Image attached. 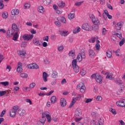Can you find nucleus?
Returning a JSON list of instances; mask_svg holds the SVG:
<instances>
[{"instance_id":"nucleus-1","label":"nucleus","mask_w":125,"mask_h":125,"mask_svg":"<svg viewBox=\"0 0 125 125\" xmlns=\"http://www.w3.org/2000/svg\"><path fill=\"white\" fill-rule=\"evenodd\" d=\"M19 110V106L15 105L9 111V115L11 118H15L17 114V111Z\"/></svg>"},{"instance_id":"nucleus-2","label":"nucleus","mask_w":125,"mask_h":125,"mask_svg":"<svg viewBox=\"0 0 125 125\" xmlns=\"http://www.w3.org/2000/svg\"><path fill=\"white\" fill-rule=\"evenodd\" d=\"M76 89L77 90H80L81 93H84V92H85V90H86V87H85L84 83H80L77 85Z\"/></svg>"},{"instance_id":"nucleus-3","label":"nucleus","mask_w":125,"mask_h":125,"mask_svg":"<svg viewBox=\"0 0 125 125\" xmlns=\"http://www.w3.org/2000/svg\"><path fill=\"white\" fill-rule=\"evenodd\" d=\"M92 79H95L96 82L98 83H102L103 78L99 74H94L91 75Z\"/></svg>"},{"instance_id":"nucleus-4","label":"nucleus","mask_w":125,"mask_h":125,"mask_svg":"<svg viewBox=\"0 0 125 125\" xmlns=\"http://www.w3.org/2000/svg\"><path fill=\"white\" fill-rule=\"evenodd\" d=\"M72 65L74 72L78 74L80 72V66L77 64V59H74L72 61Z\"/></svg>"},{"instance_id":"nucleus-5","label":"nucleus","mask_w":125,"mask_h":125,"mask_svg":"<svg viewBox=\"0 0 125 125\" xmlns=\"http://www.w3.org/2000/svg\"><path fill=\"white\" fill-rule=\"evenodd\" d=\"M89 18L92 21L93 24L94 25H99V24H100V21H99V20H98V18L94 16V15L90 14L89 15Z\"/></svg>"},{"instance_id":"nucleus-6","label":"nucleus","mask_w":125,"mask_h":125,"mask_svg":"<svg viewBox=\"0 0 125 125\" xmlns=\"http://www.w3.org/2000/svg\"><path fill=\"white\" fill-rule=\"evenodd\" d=\"M92 125V124L94 125H104V119L103 118H100L98 120H93L91 121Z\"/></svg>"},{"instance_id":"nucleus-7","label":"nucleus","mask_w":125,"mask_h":125,"mask_svg":"<svg viewBox=\"0 0 125 125\" xmlns=\"http://www.w3.org/2000/svg\"><path fill=\"white\" fill-rule=\"evenodd\" d=\"M42 118H45L48 121V123L51 122V115L48 111H44L42 113Z\"/></svg>"},{"instance_id":"nucleus-8","label":"nucleus","mask_w":125,"mask_h":125,"mask_svg":"<svg viewBox=\"0 0 125 125\" xmlns=\"http://www.w3.org/2000/svg\"><path fill=\"white\" fill-rule=\"evenodd\" d=\"M85 53L84 52H81L78 54L77 60L78 62H82L83 60L85 59Z\"/></svg>"},{"instance_id":"nucleus-9","label":"nucleus","mask_w":125,"mask_h":125,"mask_svg":"<svg viewBox=\"0 0 125 125\" xmlns=\"http://www.w3.org/2000/svg\"><path fill=\"white\" fill-rule=\"evenodd\" d=\"M82 28L84 31H92V26L89 23H84L82 26Z\"/></svg>"},{"instance_id":"nucleus-10","label":"nucleus","mask_w":125,"mask_h":125,"mask_svg":"<svg viewBox=\"0 0 125 125\" xmlns=\"http://www.w3.org/2000/svg\"><path fill=\"white\" fill-rule=\"evenodd\" d=\"M33 43L36 46H42V42L41 40H38L37 38H34L33 40Z\"/></svg>"},{"instance_id":"nucleus-11","label":"nucleus","mask_w":125,"mask_h":125,"mask_svg":"<svg viewBox=\"0 0 125 125\" xmlns=\"http://www.w3.org/2000/svg\"><path fill=\"white\" fill-rule=\"evenodd\" d=\"M23 40L24 41H30V40H32L34 38V35L31 34H24L21 36Z\"/></svg>"},{"instance_id":"nucleus-12","label":"nucleus","mask_w":125,"mask_h":125,"mask_svg":"<svg viewBox=\"0 0 125 125\" xmlns=\"http://www.w3.org/2000/svg\"><path fill=\"white\" fill-rule=\"evenodd\" d=\"M105 75L106 76L105 79H107L110 81H114V80H115V78H114V74L112 73L106 72Z\"/></svg>"},{"instance_id":"nucleus-13","label":"nucleus","mask_w":125,"mask_h":125,"mask_svg":"<svg viewBox=\"0 0 125 125\" xmlns=\"http://www.w3.org/2000/svg\"><path fill=\"white\" fill-rule=\"evenodd\" d=\"M17 53L20 57H24L26 56V51L25 50H18Z\"/></svg>"},{"instance_id":"nucleus-14","label":"nucleus","mask_w":125,"mask_h":125,"mask_svg":"<svg viewBox=\"0 0 125 125\" xmlns=\"http://www.w3.org/2000/svg\"><path fill=\"white\" fill-rule=\"evenodd\" d=\"M37 10L38 12L41 14H44V13H45V9L42 6H39L37 7Z\"/></svg>"},{"instance_id":"nucleus-15","label":"nucleus","mask_w":125,"mask_h":125,"mask_svg":"<svg viewBox=\"0 0 125 125\" xmlns=\"http://www.w3.org/2000/svg\"><path fill=\"white\" fill-rule=\"evenodd\" d=\"M46 119L45 117H42L39 121L37 122L38 125H44Z\"/></svg>"},{"instance_id":"nucleus-16","label":"nucleus","mask_w":125,"mask_h":125,"mask_svg":"<svg viewBox=\"0 0 125 125\" xmlns=\"http://www.w3.org/2000/svg\"><path fill=\"white\" fill-rule=\"evenodd\" d=\"M61 107H65L67 105V101L64 98H62L60 100Z\"/></svg>"},{"instance_id":"nucleus-17","label":"nucleus","mask_w":125,"mask_h":125,"mask_svg":"<svg viewBox=\"0 0 125 125\" xmlns=\"http://www.w3.org/2000/svg\"><path fill=\"white\" fill-rule=\"evenodd\" d=\"M14 34V32L11 29H8L7 31L6 35H7V38H11V37H12V36H13Z\"/></svg>"},{"instance_id":"nucleus-18","label":"nucleus","mask_w":125,"mask_h":125,"mask_svg":"<svg viewBox=\"0 0 125 125\" xmlns=\"http://www.w3.org/2000/svg\"><path fill=\"white\" fill-rule=\"evenodd\" d=\"M123 25H124V22L122 21L117 23L115 26L116 30H118V31H120V30L122 29V27H123Z\"/></svg>"},{"instance_id":"nucleus-19","label":"nucleus","mask_w":125,"mask_h":125,"mask_svg":"<svg viewBox=\"0 0 125 125\" xmlns=\"http://www.w3.org/2000/svg\"><path fill=\"white\" fill-rule=\"evenodd\" d=\"M100 41L99 40L96 41V43L94 47L95 50H97V51H99L100 50Z\"/></svg>"},{"instance_id":"nucleus-20","label":"nucleus","mask_w":125,"mask_h":125,"mask_svg":"<svg viewBox=\"0 0 125 125\" xmlns=\"http://www.w3.org/2000/svg\"><path fill=\"white\" fill-rule=\"evenodd\" d=\"M14 32H19V28L17 26V25L15 23H13L12 25V29H11Z\"/></svg>"},{"instance_id":"nucleus-21","label":"nucleus","mask_w":125,"mask_h":125,"mask_svg":"<svg viewBox=\"0 0 125 125\" xmlns=\"http://www.w3.org/2000/svg\"><path fill=\"white\" fill-rule=\"evenodd\" d=\"M18 114L20 117H23L26 114V111L24 109H19L18 111Z\"/></svg>"},{"instance_id":"nucleus-22","label":"nucleus","mask_w":125,"mask_h":125,"mask_svg":"<svg viewBox=\"0 0 125 125\" xmlns=\"http://www.w3.org/2000/svg\"><path fill=\"white\" fill-rule=\"evenodd\" d=\"M47 77H48V75L46 72H43L42 73V78H43V81L44 83H46L47 82Z\"/></svg>"},{"instance_id":"nucleus-23","label":"nucleus","mask_w":125,"mask_h":125,"mask_svg":"<svg viewBox=\"0 0 125 125\" xmlns=\"http://www.w3.org/2000/svg\"><path fill=\"white\" fill-rule=\"evenodd\" d=\"M81 27L78 26V27L75 28L73 30L72 32L74 35H76V34H78V33H80L81 32Z\"/></svg>"},{"instance_id":"nucleus-24","label":"nucleus","mask_w":125,"mask_h":125,"mask_svg":"<svg viewBox=\"0 0 125 125\" xmlns=\"http://www.w3.org/2000/svg\"><path fill=\"white\" fill-rule=\"evenodd\" d=\"M69 31L67 30H63L60 31V35L62 37H67L69 35Z\"/></svg>"},{"instance_id":"nucleus-25","label":"nucleus","mask_w":125,"mask_h":125,"mask_svg":"<svg viewBox=\"0 0 125 125\" xmlns=\"http://www.w3.org/2000/svg\"><path fill=\"white\" fill-rule=\"evenodd\" d=\"M75 116L76 117H81L82 116V109L77 108L75 111Z\"/></svg>"},{"instance_id":"nucleus-26","label":"nucleus","mask_w":125,"mask_h":125,"mask_svg":"<svg viewBox=\"0 0 125 125\" xmlns=\"http://www.w3.org/2000/svg\"><path fill=\"white\" fill-rule=\"evenodd\" d=\"M11 13L12 15H14V16L18 15V14H19V10L17 9H14L11 11Z\"/></svg>"},{"instance_id":"nucleus-27","label":"nucleus","mask_w":125,"mask_h":125,"mask_svg":"<svg viewBox=\"0 0 125 125\" xmlns=\"http://www.w3.org/2000/svg\"><path fill=\"white\" fill-rule=\"evenodd\" d=\"M57 100L58 99L55 96H53L51 97L50 101L52 104H55V103H56V102H57Z\"/></svg>"},{"instance_id":"nucleus-28","label":"nucleus","mask_w":125,"mask_h":125,"mask_svg":"<svg viewBox=\"0 0 125 125\" xmlns=\"http://www.w3.org/2000/svg\"><path fill=\"white\" fill-rule=\"evenodd\" d=\"M68 55L70 58L74 59L76 58V54H75V52L74 51H71L69 52Z\"/></svg>"},{"instance_id":"nucleus-29","label":"nucleus","mask_w":125,"mask_h":125,"mask_svg":"<svg viewBox=\"0 0 125 125\" xmlns=\"http://www.w3.org/2000/svg\"><path fill=\"white\" fill-rule=\"evenodd\" d=\"M112 34L114 36H117V37H118V38H119V39L122 38V33H121L120 32H116V31H113L112 32Z\"/></svg>"},{"instance_id":"nucleus-30","label":"nucleus","mask_w":125,"mask_h":125,"mask_svg":"<svg viewBox=\"0 0 125 125\" xmlns=\"http://www.w3.org/2000/svg\"><path fill=\"white\" fill-rule=\"evenodd\" d=\"M2 18L3 19H7L8 18V13L7 12H3L2 13Z\"/></svg>"},{"instance_id":"nucleus-31","label":"nucleus","mask_w":125,"mask_h":125,"mask_svg":"<svg viewBox=\"0 0 125 125\" xmlns=\"http://www.w3.org/2000/svg\"><path fill=\"white\" fill-rule=\"evenodd\" d=\"M113 53H115L116 56H120V55H121L122 54L120 49H118L116 51L113 50Z\"/></svg>"},{"instance_id":"nucleus-32","label":"nucleus","mask_w":125,"mask_h":125,"mask_svg":"<svg viewBox=\"0 0 125 125\" xmlns=\"http://www.w3.org/2000/svg\"><path fill=\"white\" fill-rule=\"evenodd\" d=\"M106 56L108 57V58H111L112 56L113 55V54H112V51L111 50H107L106 52Z\"/></svg>"},{"instance_id":"nucleus-33","label":"nucleus","mask_w":125,"mask_h":125,"mask_svg":"<svg viewBox=\"0 0 125 125\" xmlns=\"http://www.w3.org/2000/svg\"><path fill=\"white\" fill-rule=\"evenodd\" d=\"M0 84H1L2 86H7L9 85V82L8 81L1 82H0Z\"/></svg>"},{"instance_id":"nucleus-34","label":"nucleus","mask_w":125,"mask_h":125,"mask_svg":"<svg viewBox=\"0 0 125 125\" xmlns=\"http://www.w3.org/2000/svg\"><path fill=\"white\" fill-rule=\"evenodd\" d=\"M89 55L90 57H93L94 55H95V52H94V51L92 49H90L89 50Z\"/></svg>"},{"instance_id":"nucleus-35","label":"nucleus","mask_w":125,"mask_h":125,"mask_svg":"<svg viewBox=\"0 0 125 125\" xmlns=\"http://www.w3.org/2000/svg\"><path fill=\"white\" fill-rule=\"evenodd\" d=\"M99 24H94L92 27V31H97L98 29H99V26H98Z\"/></svg>"},{"instance_id":"nucleus-36","label":"nucleus","mask_w":125,"mask_h":125,"mask_svg":"<svg viewBox=\"0 0 125 125\" xmlns=\"http://www.w3.org/2000/svg\"><path fill=\"white\" fill-rule=\"evenodd\" d=\"M68 18L69 20H72V19H74L75 18V14L74 13H70L68 15Z\"/></svg>"},{"instance_id":"nucleus-37","label":"nucleus","mask_w":125,"mask_h":125,"mask_svg":"<svg viewBox=\"0 0 125 125\" xmlns=\"http://www.w3.org/2000/svg\"><path fill=\"white\" fill-rule=\"evenodd\" d=\"M58 50L60 52H61L64 50V45H61L58 46Z\"/></svg>"},{"instance_id":"nucleus-38","label":"nucleus","mask_w":125,"mask_h":125,"mask_svg":"<svg viewBox=\"0 0 125 125\" xmlns=\"http://www.w3.org/2000/svg\"><path fill=\"white\" fill-rule=\"evenodd\" d=\"M20 77L22 79H27L28 78V74L26 73H22L20 74Z\"/></svg>"},{"instance_id":"nucleus-39","label":"nucleus","mask_w":125,"mask_h":125,"mask_svg":"<svg viewBox=\"0 0 125 125\" xmlns=\"http://www.w3.org/2000/svg\"><path fill=\"white\" fill-rule=\"evenodd\" d=\"M18 38H19V35H18V32H16L13 36V41H17Z\"/></svg>"},{"instance_id":"nucleus-40","label":"nucleus","mask_w":125,"mask_h":125,"mask_svg":"<svg viewBox=\"0 0 125 125\" xmlns=\"http://www.w3.org/2000/svg\"><path fill=\"white\" fill-rule=\"evenodd\" d=\"M58 76V73L56 71H53V73L52 74V78L53 79H56L57 77Z\"/></svg>"},{"instance_id":"nucleus-41","label":"nucleus","mask_w":125,"mask_h":125,"mask_svg":"<svg viewBox=\"0 0 125 125\" xmlns=\"http://www.w3.org/2000/svg\"><path fill=\"white\" fill-rule=\"evenodd\" d=\"M96 40V38L92 37L90 39L88 40V42L90 43H94V42H95Z\"/></svg>"},{"instance_id":"nucleus-42","label":"nucleus","mask_w":125,"mask_h":125,"mask_svg":"<svg viewBox=\"0 0 125 125\" xmlns=\"http://www.w3.org/2000/svg\"><path fill=\"white\" fill-rule=\"evenodd\" d=\"M22 91H24V92H28V91H30L29 87L24 86L22 87Z\"/></svg>"},{"instance_id":"nucleus-43","label":"nucleus","mask_w":125,"mask_h":125,"mask_svg":"<svg viewBox=\"0 0 125 125\" xmlns=\"http://www.w3.org/2000/svg\"><path fill=\"white\" fill-rule=\"evenodd\" d=\"M12 69V67H11V66L8 64L6 65V71H7V72H8V73H9V72H10V71H11Z\"/></svg>"},{"instance_id":"nucleus-44","label":"nucleus","mask_w":125,"mask_h":125,"mask_svg":"<svg viewBox=\"0 0 125 125\" xmlns=\"http://www.w3.org/2000/svg\"><path fill=\"white\" fill-rule=\"evenodd\" d=\"M108 14H109V12H108V11H107V10H104V13L103 14V16L104 18V19H107V17H105V15H106L107 16Z\"/></svg>"},{"instance_id":"nucleus-45","label":"nucleus","mask_w":125,"mask_h":125,"mask_svg":"<svg viewBox=\"0 0 125 125\" xmlns=\"http://www.w3.org/2000/svg\"><path fill=\"white\" fill-rule=\"evenodd\" d=\"M66 4H65V2H63V1H61L58 3V5L59 6H60V7H61L62 8L64 7V6H65Z\"/></svg>"},{"instance_id":"nucleus-46","label":"nucleus","mask_w":125,"mask_h":125,"mask_svg":"<svg viewBox=\"0 0 125 125\" xmlns=\"http://www.w3.org/2000/svg\"><path fill=\"white\" fill-rule=\"evenodd\" d=\"M107 32L108 31H107L106 28H105L104 27L103 28L102 32V36H105V35L107 34Z\"/></svg>"},{"instance_id":"nucleus-47","label":"nucleus","mask_w":125,"mask_h":125,"mask_svg":"<svg viewBox=\"0 0 125 125\" xmlns=\"http://www.w3.org/2000/svg\"><path fill=\"white\" fill-rule=\"evenodd\" d=\"M39 68H40V66L36 63L32 64V69H35V70H37V69H39Z\"/></svg>"},{"instance_id":"nucleus-48","label":"nucleus","mask_w":125,"mask_h":125,"mask_svg":"<svg viewBox=\"0 0 125 125\" xmlns=\"http://www.w3.org/2000/svg\"><path fill=\"white\" fill-rule=\"evenodd\" d=\"M81 76H85L86 75V71L84 69H82L80 72Z\"/></svg>"},{"instance_id":"nucleus-49","label":"nucleus","mask_w":125,"mask_h":125,"mask_svg":"<svg viewBox=\"0 0 125 125\" xmlns=\"http://www.w3.org/2000/svg\"><path fill=\"white\" fill-rule=\"evenodd\" d=\"M54 24L57 27L61 26V22H60V21H55Z\"/></svg>"},{"instance_id":"nucleus-50","label":"nucleus","mask_w":125,"mask_h":125,"mask_svg":"<svg viewBox=\"0 0 125 125\" xmlns=\"http://www.w3.org/2000/svg\"><path fill=\"white\" fill-rule=\"evenodd\" d=\"M35 86H36V83L34 82H33L29 84V89L34 88V87H35Z\"/></svg>"},{"instance_id":"nucleus-51","label":"nucleus","mask_w":125,"mask_h":125,"mask_svg":"<svg viewBox=\"0 0 125 125\" xmlns=\"http://www.w3.org/2000/svg\"><path fill=\"white\" fill-rule=\"evenodd\" d=\"M125 39L124 38L119 42L120 46H123V45L125 44Z\"/></svg>"},{"instance_id":"nucleus-52","label":"nucleus","mask_w":125,"mask_h":125,"mask_svg":"<svg viewBox=\"0 0 125 125\" xmlns=\"http://www.w3.org/2000/svg\"><path fill=\"white\" fill-rule=\"evenodd\" d=\"M109 112H111L112 114L113 115H116L117 114V112H116V109H113L112 108L109 109Z\"/></svg>"},{"instance_id":"nucleus-53","label":"nucleus","mask_w":125,"mask_h":125,"mask_svg":"<svg viewBox=\"0 0 125 125\" xmlns=\"http://www.w3.org/2000/svg\"><path fill=\"white\" fill-rule=\"evenodd\" d=\"M30 6H31V4H30V3H26L24 4L25 9H29Z\"/></svg>"},{"instance_id":"nucleus-54","label":"nucleus","mask_w":125,"mask_h":125,"mask_svg":"<svg viewBox=\"0 0 125 125\" xmlns=\"http://www.w3.org/2000/svg\"><path fill=\"white\" fill-rule=\"evenodd\" d=\"M4 7V5H3V1L2 0H0V9H2Z\"/></svg>"},{"instance_id":"nucleus-55","label":"nucleus","mask_w":125,"mask_h":125,"mask_svg":"<svg viewBox=\"0 0 125 125\" xmlns=\"http://www.w3.org/2000/svg\"><path fill=\"white\" fill-rule=\"evenodd\" d=\"M19 89H20V87L17 86H15L13 88V91H14V92H16V91H18Z\"/></svg>"},{"instance_id":"nucleus-56","label":"nucleus","mask_w":125,"mask_h":125,"mask_svg":"<svg viewBox=\"0 0 125 125\" xmlns=\"http://www.w3.org/2000/svg\"><path fill=\"white\" fill-rule=\"evenodd\" d=\"M17 72L18 73H19V74H21V73H22L23 72V68L17 67Z\"/></svg>"},{"instance_id":"nucleus-57","label":"nucleus","mask_w":125,"mask_h":125,"mask_svg":"<svg viewBox=\"0 0 125 125\" xmlns=\"http://www.w3.org/2000/svg\"><path fill=\"white\" fill-rule=\"evenodd\" d=\"M61 22L62 23H63V24H65L66 23V18L64 17H62L61 19Z\"/></svg>"},{"instance_id":"nucleus-58","label":"nucleus","mask_w":125,"mask_h":125,"mask_svg":"<svg viewBox=\"0 0 125 125\" xmlns=\"http://www.w3.org/2000/svg\"><path fill=\"white\" fill-rule=\"evenodd\" d=\"M83 3V1L77 2L75 3V6H80Z\"/></svg>"},{"instance_id":"nucleus-59","label":"nucleus","mask_w":125,"mask_h":125,"mask_svg":"<svg viewBox=\"0 0 125 125\" xmlns=\"http://www.w3.org/2000/svg\"><path fill=\"white\" fill-rule=\"evenodd\" d=\"M25 102L26 103H29V105H33V103H32V101L30 99H25Z\"/></svg>"},{"instance_id":"nucleus-60","label":"nucleus","mask_w":125,"mask_h":125,"mask_svg":"<svg viewBox=\"0 0 125 125\" xmlns=\"http://www.w3.org/2000/svg\"><path fill=\"white\" fill-rule=\"evenodd\" d=\"M6 93V91H0V97L3 96Z\"/></svg>"},{"instance_id":"nucleus-61","label":"nucleus","mask_w":125,"mask_h":125,"mask_svg":"<svg viewBox=\"0 0 125 125\" xmlns=\"http://www.w3.org/2000/svg\"><path fill=\"white\" fill-rule=\"evenodd\" d=\"M48 40H49V37L48 36H45L43 38V41L44 42H48Z\"/></svg>"},{"instance_id":"nucleus-62","label":"nucleus","mask_w":125,"mask_h":125,"mask_svg":"<svg viewBox=\"0 0 125 125\" xmlns=\"http://www.w3.org/2000/svg\"><path fill=\"white\" fill-rule=\"evenodd\" d=\"M22 66H23V64L21 63V62H19L18 63L17 68H22Z\"/></svg>"},{"instance_id":"nucleus-63","label":"nucleus","mask_w":125,"mask_h":125,"mask_svg":"<svg viewBox=\"0 0 125 125\" xmlns=\"http://www.w3.org/2000/svg\"><path fill=\"white\" fill-rule=\"evenodd\" d=\"M96 100L97 101H101L102 100V97L101 96H98Z\"/></svg>"},{"instance_id":"nucleus-64","label":"nucleus","mask_w":125,"mask_h":125,"mask_svg":"<svg viewBox=\"0 0 125 125\" xmlns=\"http://www.w3.org/2000/svg\"><path fill=\"white\" fill-rule=\"evenodd\" d=\"M119 125H125V122H124V121L123 120H119Z\"/></svg>"}]
</instances>
